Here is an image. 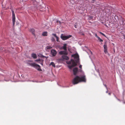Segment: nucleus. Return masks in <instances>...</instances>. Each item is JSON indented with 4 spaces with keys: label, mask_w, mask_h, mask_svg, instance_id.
Wrapping results in <instances>:
<instances>
[{
    "label": "nucleus",
    "mask_w": 125,
    "mask_h": 125,
    "mask_svg": "<svg viewBox=\"0 0 125 125\" xmlns=\"http://www.w3.org/2000/svg\"><path fill=\"white\" fill-rule=\"evenodd\" d=\"M12 14V21L13 25L14 26L15 21V17L14 11L12 9L11 10Z\"/></svg>",
    "instance_id": "20e7f679"
},
{
    "label": "nucleus",
    "mask_w": 125,
    "mask_h": 125,
    "mask_svg": "<svg viewBox=\"0 0 125 125\" xmlns=\"http://www.w3.org/2000/svg\"><path fill=\"white\" fill-rule=\"evenodd\" d=\"M66 45L67 44H64L63 47V49L67 51Z\"/></svg>",
    "instance_id": "4468645a"
},
{
    "label": "nucleus",
    "mask_w": 125,
    "mask_h": 125,
    "mask_svg": "<svg viewBox=\"0 0 125 125\" xmlns=\"http://www.w3.org/2000/svg\"><path fill=\"white\" fill-rule=\"evenodd\" d=\"M90 18L91 19H92L93 18V17L92 16H90Z\"/></svg>",
    "instance_id": "c756f323"
},
{
    "label": "nucleus",
    "mask_w": 125,
    "mask_h": 125,
    "mask_svg": "<svg viewBox=\"0 0 125 125\" xmlns=\"http://www.w3.org/2000/svg\"><path fill=\"white\" fill-rule=\"evenodd\" d=\"M111 94V93H108V94H109V95H110Z\"/></svg>",
    "instance_id": "c85d7f7f"
},
{
    "label": "nucleus",
    "mask_w": 125,
    "mask_h": 125,
    "mask_svg": "<svg viewBox=\"0 0 125 125\" xmlns=\"http://www.w3.org/2000/svg\"><path fill=\"white\" fill-rule=\"evenodd\" d=\"M42 57H43V58H44V57H46L43 56V55H42V56H41Z\"/></svg>",
    "instance_id": "cd10ccee"
},
{
    "label": "nucleus",
    "mask_w": 125,
    "mask_h": 125,
    "mask_svg": "<svg viewBox=\"0 0 125 125\" xmlns=\"http://www.w3.org/2000/svg\"><path fill=\"white\" fill-rule=\"evenodd\" d=\"M79 67L81 69H82V65H80L79 66Z\"/></svg>",
    "instance_id": "393cba45"
},
{
    "label": "nucleus",
    "mask_w": 125,
    "mask_h": 125,
    "mask_svg": "<svg viewBox=\"0 0 125 125\" xmlns=\"http://www.w3.org/2000/svg\"><path fill=\"white\" fill-rule=\"evenodd\" d=\"M52 35L54 36L56 39V41L57 42H59V38L56 36V34L53 33L52 34Z\"/></svg>",
    "instance_id": "f8f14e48"
},
{
    "label": "nucleus",
    "mask_w": 125,
    "mask_h": 125,
    "mask_svg": "<svg viewBox=\"0 0 125 125\" xmlns=\"http://www.w3.org/2000/svg\"><path fill=\"white\" fill-rule=\"evenodd\" d=\"M65 55H62V58L64 60H68L69 59V57Z\"/></svg>",
    "instance_id": "9d476101"
},
{
    "label": "nucleus",
    "mask_w": 125,
    "mask_h": 125,
    "mask_svg": "<svg viewBox=\"0 0 125 125\" xmlns=\"http://www.w3.org/2000/svg\"><path fill=\"white\" fill-rule=\"evenodd\" d=\"M51 53L52 56H55L57 54V52L55 50L52 49L51 50Z\"/></svg>",
    "instance_id": "0eeeda50"
},
{
    "label": "nucleus",
    "mask_w": 125,
    "mask_h": 125,
    "mask_svg": "<svg viewBox=\"0 0 125 125\" xmlns=\"http://www.w3.org/2000/svg\"><path fill=\"white\" fill-rule=\"evenodd\" d=\"M72 36L70 35L65 36L63 35V34H62L61 35V38L63 40H65L71 37Z\"/></svg>",
    "instance_id": "39448f33"
},
{
    "label": "nucleus",
    "mask_w": 125,
    "mask_h": 125,
    "mask_svg": "<svg viewBox=\"0 0 125 125\" xmlns=\"http://www.w3.org/2000/svg\"><path fill=\"white\" fill-rule=\"evenodd\" d=\"M86 81L85 76L83 75L81 77L78 76H76L73 79L72 82L73 84H75L80 82H85Z\"/></svg>",
    "instance_id": "f03ea898"
},
{
    "label": "nucleus",
    "mask_w": 125,
    "mask_h": 125,
    "mask_svg": "<svg viewBox=\"0 0 125 125\" xmlns=\"http://www.w3.org/2000/svg\"><path fill=\"white\" fill-rule=\"evenodd\" d=\"M47 32H44L42 33V35L43 36H47Z\"/></svg>",
    "instance_id": "2eb2a0df"
},
{
    "label": "nucleus",
    "mask_w": 125,
    "mask_h": 125,
    "mask_svg": "<svg viewBox=\"0 0 125 125\" xmlns=\"http://www.w3.org/2000/svg\"><path fill=\"white\" fill-rule=\"evenodd\" d=\"M100 34H101L103 36H104V37H106L104 33H102V32H100Z\"/></svg>",
    "instance_id": "4be33fe9"
},
{
    "label": "nucleus",
    "mask_w": 125,
    "mask_h": 125,
    "mask_svg": "<svg viewBox=\"0 0 125 125\" xmlns=\"http://www.w3.org/2000/svg\"><path fill=\"white\" fill-rule=\"evenodd\" d=\"M39 63L41 64L42 65H43V60H41L40 61V62H39Z\"/></svg>",
    "instance_id": "a211bd4d"
},
{
    "label": "nucleus",
    "mask_w": 125,
    "mask_h": 125,
    "mask_svg": "<svg viewBox=\"0 0 125 125\" xmlns=\"http://www.w3.org/2000/svg\"><path fill=\"white\" fill-rule=\"evenodd\" d=\"M105 86L107 88V87L106 85H105Z\"/></svg>",
    "instance_id": "2f4dec72"
},
{
    "label": "nucleus",
    "mask_w": 125,
    "mask_h": 125,
    "mask_svg": "<svg viewBox=\"0 0 125 125\" xmlns=\"http://www.w3.org/2000/svg\"><path fill=\"white\" fill-rule=\"evenodd\" d=\"M124 37V39H125V35H123Z\"/></svg>",
    "instance_id": "7c9ffc66"
},
{
    "label": "nucleus",
    "mask_w": 125,
    "mask_h": 125,
    "mask_svg": "<svg viewBox=\"0 0 125 125\" xmlns=\"http://www.w3.org/2000/svg\"><path fill=\"white\" fill-rule=\"evenodd\" d=\"M92 1L91 2L92 3H94V2L95 1V0H91Z\"/></svg>",
    "instance_id": "b1692460"
},
{
    "label": "nucleus",
    "mask_w": 125,
    "mask_h": 125,
    "mask_svg": "<svg viewBox=\"0 0 125 125\" xmlns=\"http://www.w3.org/2000/svg\"><path fill=\"white\" fill-rule=\"evenodd\" d=\"M59 54L60 55L63 54L64 55H66L67 54L68 52L67 51L64 50V51H60L59 52Z\"/></svg>",
    "instance_id": "6e6552de"
},
{
    "label": "nucleus",
    "mask_w": 125,
    "mask_h": 125,
    "mask_svg": "<svg viewBox=\"0 0 125 125\" xmlns=\"http://www.w3.org/2000/svg\"><path fill=\"white\" fill-rule=\"evenodd\" d=\"M103 47L104 52L105 54H106L108 53L107 47L106 43H105Z\"/></svg>",
    "instance_id": "423d86ee"
},
{
    "label": "nucleus",
    "mask_w": 125,
    "mask_h": 125,
    "mask_svg": "<svg viewBox=\"0 0 125 125\" xmlns=\"http://www.w3.org/2000/svg\"><path fill=\"white\" fill-rule=\"evenodd\" d=\"M73 74L74 75H76L78 71V69L77 68L75 67L74 68L73 70Z\"/></svg>",
    "instance_id": "1a4fd4ad"
},
{
    "label": "nucleus",
    "mask_w": 125,
    "mask_h": 125,
    "mask_svg": "<svg viewBox=\"0 0 125 125\" xmlns=\"http://www.w3.org/2000/svg\"><path fill=\"white\" fill-rule=\"evenodd\" d=\"M51 40L52 42H54L55 41V40L53 37H52Z\"/></svg>",
    "instance_id": "6ab92c4d"
},
{
    "label": "nucleus",
    "mask_w": 125,
    "mask_h": 125,
    "mask_svg": "<svg viewBox=\"0 0 125 125\" xmlns=\"http://www.w3.org/2000/svg\"><path fill=\"white\" fill-rule=\"evenodd\" d=\"M95 36L97 38H98V37H99L98 36H97V34H95Z\"/></svg>",
    "instance_id": "bb28decb"
},
{
    "label": "nucleus",
    "mask_w": 125,
    "mask_h": 125,
    "mask_svg": "<svg viewBox=\"0 0 125 125\" xmlns=\"http://www.w3.org/2000/svg\"><path fill=\"white\" fill-rule=\"evenodd\" d=\"M106 93H107V92H108V91H107L106 92Z\"/></svg>",
    "instance_id": "473e14b6"
},
{
    "label": "nucleus",
    "mask_w": 125,
    "mask_h": 125,
    "mask_svg": "<svg viewBox=\"0 0 125 125\" xmlns=\"http://www.w3.org/2000/svg\"><path fill=\"white\" fill-rule=\"evenodd\" d=\"M41 60V59H37L36 60H35V61L36 62H38L40 61Z\"/></svg>",
    "instance_id": "5701e85b"
},
{
    "label": "nucleus",
    "mask_w": 125,
    "mask_h": 125,
    "mask_svg": "<svg viewBox=\"0 0 125 125\" xmlns=\"http://www.w3.org/2000/svg\"><path fill=\"white\" fill-rule=\"evenodd\" d=\"M52 47L50 46H47L46 47V48L47 49H49L52 48Z\"/></svg>",
    "instance_id": "f3484780"
},
{
    "label": "nucleus",
    "mask_w": 125,
    "mask_h": 125,
    "mask_svg": "<svg viewBox=\"0 0 125 125\" xmlns=\"http://www.w3.org/2000/svg\"><path fill=\"white\" fill-rule=\"evenodd\" d=\"M31 56L33 57L34 59H36L37 56L36 54L35 53H32L31 55Z\"/></svg>",
    "instance_id": "ddd939ff"
},
{
    "label": "nucleus",
    "mask_w": 125,
    "mask_h": 125,
    "mask_svg": "<svg viewBox=\"0 0 125 125\" xmlns=\"http://www.w3.org/2000/svg\"><path fill=\"white\" fill-rule=\"evenodd\" d=\"M82 71V69H80L79 70V72H81Z\"/></svg>",
    "instance_id": "a878e982"
},
{
    "label": "nucleus",
    "mask_w": 125,
    "mask_h": 125,
    "mask_svg": "<svg viewBox=\"0 0 125 125\" xmlns=\"http://www.w3.org/2000/svg\"><path fill=\"white\" fill-rule=\"evenodd\" d=\"M77 27V23H75L74 24V27L75 28H76Z\"/></svg>",
    "instance_id": "412c9836"
},
{
    "label": "nucleus",
    "mask_w": 125,
    "mask_h": 125,
    "mask_svg": "<svg viewBox=\"0 0 125 125\" xmlns=\"http://www.w3.org/2000/svg\"><path fill=\"white\" fill-rule=\"evenodd\" d=\"M50 65H51L53 67H55V64H54V63L52 62H51L50 64Z\"/></svg>",
    "instance_id": "dca6fc26"
},
{
    "label": "nucleus",
    "mask_w": 125,
    "mask_h": 125,
    "mask_svg": "<svg viewBox=\"0 0 125 125\" xmlns=\"http://www.w3.org/2000/svg\"><path fill=\"white\" fill-rule=\"evenodd\" d=\"M72 56L75 59H76L75 60V62L74 60L73 59H71L70 61H69L67 62V63L68 64H72L71 65H69L68 66L69 68L71 69L72 68L76 66L77 65V63H78L79 62V55L78 54H73L72 55Z\"/></svg>",
    "instance_id": "f257e3e1"
},
{
    "label": "nucleus",
    "mask_w": 125,
    "mask_h": 125,
    "mask_svg": "<svg viewBox=\"0 0 125 125\" xmlns=\"http://www.w3.org/2000/svg\"><path fill=\"white\" fill-rule=\"evenodd\" d=\"M98 40H99L100 42H103V40L101 39L99 37H98Z\"/></svg>",
    "instance_id": "aec40b11"
},
{
    "label": "nucleus",
    "mask_w": 125,
    "mask_h": 125,
    "mask_svg": "<svg viewBox=\"0 0 125 125\" xmlns=\"http://www.w3.org/2000/svg\"><path fill=\"white\" fill-rule=\"evenodd\" d=\"M30 31L31 32L32 34L34 36H35V30L34 29H30Z\"/></svg>",
    "instance_id": "9b49d317"
},
{
    "label": "nucleus",
    "mask_w": 125,
    "mask_h": 125,
    "mask_svg": "<svg viewBox=\"0 0 125 125\" xmlns=\"http://www.w3.org/2000/svg\"><path fill=\"white\" fill-rule=\"evenodd\" d=\"M30 65L34 67L39 71H42V69L40 68V66L39 65L36 64L34 63H30Z\"/></svg>",
    "instance_id": "7ed1b4c3"
}]
</instances>
